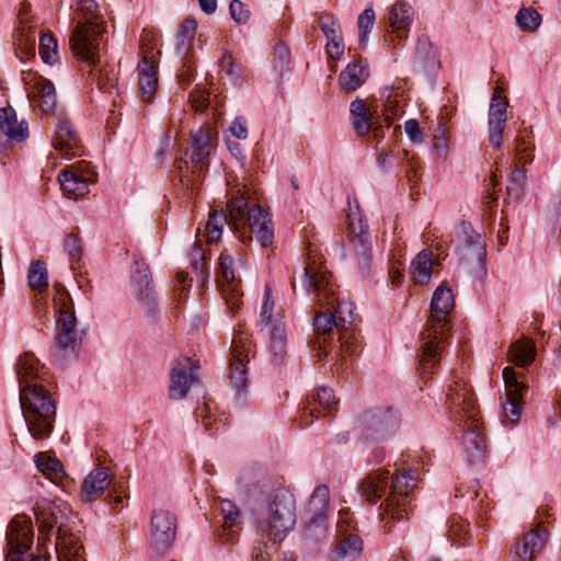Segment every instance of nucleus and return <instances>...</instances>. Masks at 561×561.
Instances as JSON below:
<instances>
[{
  "mask_svg": "<svg viewBox=\"0 0 561 561\" xmlns=\"http://www.w3.org/2000/svg\"><path fill=\"white\" fill-rule=\"evenodd\" d=\"M41 534L57 529L55 549L58 561H87L80 538V520L62 502L43 501L35 511Z\"/></svg>",
  "mask_w": 561,
  "mask_h": 561,
  "instance_id": "nucleus-1",
  "label": "nucleus"
},
{
  "mask_svg": "<svg viewBox=\"0 0 561 561\" xmlns=\"http://www.w3.org/2000/svg\"><path fill=\"white\" fill-rule=\"evenodd\" d=\"M447 400L451 420L465 432L462 447L468 461H481L485 442L481 432L480 412L471 388L466 382L457 380L449 387Z\"/></svg>",
  "mask_w": 561,
  "mask_h": 561,
  "instance_id": "nucleus-2",
  "label": "nucleus"
},
{
  "mask_svg": "<svg viewBox=\"0 0 561 561\" xmlns=\"http://www.w3.org/2000/svg\"><path fill=\"white\" fill-rule=\"evenodd\" d=\"M78 10L87 14V21L77 22L69 44L75 57L82 64L94 68L100 62L101 46L106 33L105 22L99 15L95 0H77Z\"/></svg>",
  "mask_w": 561,
  "mask_h": 561,
  "instance_id": "nucleus-3",
  "label": "nucleus"
},
{
  "mask_svg": "<svg viewBox=\"0 0 561 561\" xmlns=\"http://www.w3.org/2000/svg\"><path fill=\"white\" fill-rule=\"evenodd\" d=\"M454 306L451 289L444 285L437 287L431 301V318L422 334L420 365L424 373L430 371L439 362L438 355L444 346L447 331V318Z\"/></svg>",
  "mask_w": 561,
  "mask_h": 561,
  "instance_id": "nucleus-4",
  "label": "nucleus"
},
{
  "mask_svg": "<svg viewBox=\"0 0 561 561\" xmlns=\"http://www.w3.org/2000/svg\"><path fill=\"white\" fill-rule=\"evenodd\" d=\"M229 221L242 242L255 239L262 247L273 243L274 233L268 214L259 205L250 206L244 195L228 203Z\"/></svg>",
  "mask_w": 561,
  "mask_h": 561,
  "instance_id": "nucleus-5",
  "label": "nucleus"
},
{
  "mask_svg": "<svg viewBox=\"0 0 561 561\" xmlns=\"http://www.w3.org/2000/svg\"><path fill=\"white\" fill-rule=\"evenodd\" d=\"M20 402L30 434L35 439L48 437L54 428L56 405L38 385L20 390Z\"/></svg>",
  "mask_w": 561,
  "mask_h": 561,
  "instance_id": "nucleus-6",
  "label": "nucleus"
},
{
  "mask_svg": "<svg viewBox=\"0 0 561 561\" xmlns=\"http://www.w3.org/2000/svg\"><path fill=\"white\" fill-rule=\"evenodd\" d=\"M296 524V501L287 490H277L268 503L259 530L274 543L280 542Z\"/></svg>",
  "mask_w": 561,
  "mask_h": 561,
  "instance_id": "nucleus-7",
  "label": "nucleus"
},
{
  "mask_svg": "<svg viewBox=\"0 0 561 561\" xmlns=\"http://www.w3.org/2000/svg\"><path fill=\"white\" fill-rule=\"evenodd\" d=\"M417 478L415 471L408 470L401 474L392 477L389 484L388 495L382 504L383 519L401 520L408 516V505L410 494L416 486Z\"/></svg>",
  "mask_w": 561,
  "mask_h": 561,
  "instance_id": "nucleus-8",
  "label": "nucleus"
},
{
  "mask_svg": "<svg viewBox=\"0 0 561 561\" xmlns=\"http://www.w3.org/2000/svg\"><path fill=\"white\" fill-rule=\"evenodd\" d=\"M8 553L5 561H48L43 556H31L28 549L33 541V527L25 516H18L9 524L7 531Z\"/></svg>",
  "mask_w": 561,
  "mask_h": 561,
  "instance_id": "nucleus-9",
  "label": "nucleus"
},
{
  "mask_svg": "<svg viewBox=\"0 0 561 561\" xmlns=\"http://www.w3.org/2000/svg\"><path fill=\"white\" fill-rule=\"evenodd\" d=\"M301 277L305 285L314 295V300L320 306L331 307L336 301L335 286L331 280V274L323 267L314 264L301 268Z\"/></svg>",
  "mask_w": 561,
  "mask_h": 561,
  "instance_id": "nucleus-10",
  "label": "nucleus"
},
{
  "mask_svg": "<svg viewBox=\"0 0 561 561\" xmlns=\"http://www.w3.org/2000/svg\"><path fill=\"white\" fill-rule=\"evenodd\" d=\"M95 181V173L84 161L71 165L59 174L60 186L69 197L79 198L88 194L89 184Z\"/></svg>",
  "mask_w": 561,
  "mask_h": 561,
  "instance_id": "nucleus-11",
  "label": "nucleus"
},
{
  "mask_svg": "<svg viewBox=\"0 0 561 561\" xmlns=\"http://www.w3.org/2000/svg\"><path fill=\"white\" fill-rule=\"evenodd\" d=\"M59 318L57 320L58 333L56 343L60 348L75 347L77 343L76 324L77 318L75 314L73 301L67 291L60 294L59 298Z\"/></svg>",
  "mask_w": 561,
  "mask_h": 561,
  "instance_id": "nucleus-12",
  "label": "nucleus"
},
{
  "mask_svg": "<svg viewBox=\"0 0 561 561\" xmlns=\"http://www.w3.org/2000/svg\"><path fill=\"white\" fill-rule=\"evenodd\" d=\"M24 80L30 101L44 113L53 114L57 108V93L54 83L37 75H30Z\"/></svg>",
  "mask_w": 561,
  "mask_h": 561,
  "instance_id": "nucleus-13",
  "label": "nucleus"
},
{
  "mask_svg": "<svg viewBox=\"0 0 561 561\" xmlns=\"http://www.w3.org/2000/svg\"><path fill=\"white\" fill-rule=\"evenodd\" d=\"M197 369L198 366L188 357L178 360L170 375V399L180 400L186 397L192 385L197 381Z\"/></svg>",
  "mask_w": 561,
  "mask_h": 561,
  "instance_id": "nucleus-14",
  "label": "nucleus"
},
{
  "mask_svg": "<svg viewBox=\"0 0 561 561\" xmlns=\"http://www.w3.org/2000/svg\"><path fill=\"white\" fill-rule=\"evenodd\" d=\"M508 102L502 96L499 90H495L488 113V138L494 148H500L503 142V131L507 122Z\"/></svg>",
  "mask_w": 561,
  "mask_h": 561,
  "instance_id": "nucleus-15",
  "label": "nucleus"
},
{
  "mask_svg": "<svg viewBox=\"0 0 561 561\" xmlns=\"http://www.w3.org/2000/svg\"><path fill=\"white\" fill-rule=\"evenodd\" d=\"M176 518L165 510H154L151 516V541L156 550L168 548L175 537Z\"/></svg>",
  "mask_w": 561,
  "mask_h": 561,
  "instance_id": "nucleus-16",
  "label": "nucleus"
},
{
  "mask_svg": "<svg viewBox=\"0 0 561 561\" xmlns=\"http://www.w3.org/2000/svg\"><path fill=\"white\" fill-rule=\"evenodd\" d=\"M503 379L506 391L504 416L512 424H516L520 417L523 390L526 389V386L517 380L514 368L512 367H505L503 369Z\"/></svg>",
  "mask_w": 561,
  "mask_h": 561,
  "instance_id": "nucleus-17",
  "label": "nucleus"
},
{
  "mask_svg": "<svg viewBox=\"0 0 561 561\" xmlns=\"http://www.w3.org/2000/svg\"><path fill=\"white\" fill-rule=\"evenodd\" d=\"M213 129L210 127H201L192 135V154L191 164L193 174L202 173L208 168V157L213 150Z\"/></svg>",
  "mask_w": 561,
  "mask_h": 561,
  "instance_id": "nucleus-18",
  "label": "nucleus"
},
{
  "mask_svg": "<svg viewBox=\"0 0 561 561\" xmlns=\"http://www.w3.org/2000/svg\"><path fill=\"white\" fill-rule=\"evenodd\" d=\"M462 233L466 236V256L468 260L474 261L471 266V273L482 279L486 275L485 259L486 250L485 243L483 242L481 234L472 231L471 226L462 224Z\"/></svg>",
  "mask_w": 561,
  "mask_h": 561,
  "instance_id": "nucleus-19",
  "label": "nucleus"
},
{
  "mask_svg": "<svg viewBox=\"0 0 561 561\" xmlns=\"http://www.w3.org/2000/svg\"><path fill=\"white\" fill-rule=\"evenodd\" d=\"M549 536L550 534L547 528L541 525H537L527 531L520 541L515 543L512 548V552L520 559L533 560L542 552L548 542Z\"/></svg>",
  "mask_w": 561,
  "mask_h": 561,
  "instance_id": "nucleus-20",
  "label": "nucleus"
},
{
  "mask_svg": "<svg viewBox=\"0 0 561 561\" xmlns=\"http://www.w3.org/2000/svg\"><path fill=\"white\" fill-rule=\"evenodd\" d=\"M232 358L230 364V380L238 392L247 388V358L250 345L243 343L242 339H234L231 345Z\"/></svg>",
  "mask_w": 561,
  "mask_h": 561,
  "instance_id": "nucleus-21",
  "label": "nucleus"
},
{
  "mask_svg": "<svg viewBox=\"0 0 561 561\" xmlns=\"http://www.w3.org/2000/svg\"><path fill=\"white\" fill-rule=\"evenodd\" d=\"M111 484L110 470L106 467H96L84 479L81 486V501L92 504L99 500Z\"/></svg>",
  "mask_w": 561,
  "mask_h": 561,
  "instance_id": "nucleus-22",
  "label": "nucleus"
},
{
  "mask_svg": "<svg viewBox=\"0 0 561 561\" xmlns=\"http://www.w3.org/2000/svg\"><path fill=\"white\" fill-rule=\"evenodd\" d=\"M15 373L22 390L25 386H34L33 381L43 377L45 368L33 353L26 352L18 358Z\"/></svg>",
  "mask_w": 561,
  "mask_h": 561,
  "instance_id": "nucleus-23",
  "label": "nucleus"
},
{
  "mask_svg": "<svg viewBox=\"0 0 561 561\" xmlns=\"http://www.w3.org/2000/svg\"><path fill=\"white\" fill-rule=\"evenodd\" d=\"M53 145L67 157L79 154L80 140L68 119L59 121L56 127Z\"/></svg>",
  "mask_w": 561,
  "mask_h": 561,
  "instance_id": "nucleus-24",
  "label": "nucleus"
},
{
  "mask_svg": "<svg viewBox=\"0 0 561 561\" xmlns=\"http://www.w3.org/2000/svg\"><path fill=\"white\" fill-rule=\"evenodd\" d=\"M368 77V65L358 59L348 64L340 73L339 83L344 92L350 93L360 88Z\"/></svg>",
  "mask_w": 561,
  "mask_h": 561,
  "instance_id": "nucleus-25",
  "label": "nucleus"
},
{
  "mask_svg": "<svg viewBox=\"0 0 561 561\" xmlns=\"http://www.w3.org/2000/svg\"><path fill=\"white\" fill-rule=\"evenodd\" d=\"M138 71V85L142 101L149 102L158 84V78L154 67V61L145 55L137 67Z\"/></svg>",
  "mask_w": 561,
  "mask_h": 561,
  "instance_id": "nucleus-26",
  "label": "nucleus"
},
{
  "mask_svg": "<svg viewBox=\"0 0 561 561\" xmlns=\"http://www.w3.org/2000/svg\"><path fill=\"white\" fill-rule=\"evenodd\" d=\"M16 54L21 60L35 56L36 33L35 26L28 20H22L13 34Z\"/></svg>",
  "mask_w": 561,
  "mask_h": 561,
  "instance_id": "nucleus-27",
  "label": "nucleus"
},
{
  "mask_svg": "<svg viewBox=\"0 0 561 561\" xmlns=\"http://www.w3.org/2000/svg\"><path fill=\"white\" fill-rule=\"evenodd\" d=\"M388 471L377 470L370 473L360 484L362 496L370 503H377L388 490Z\"/></svg>",
  "mask_w": 561,
  "mask_h": 561,
  "instance_id": "nucleus-28",
  "label": "nucleus"
},
{
  "mask_svg": "<svg viewBox=\"0 0 561 561\" xmlns=\"http://www.w3.org/2000/svg\"><path fill=\"white\" fill-rule=\"evenodd\" d=\"M0 129L15 141H23L27 137V124L18 122L16 113L10 106L0 108Z\"/></svg>",
  "mask_w": 561,
  "mask_h": 561,
  "instance_id": "nucleus-29",
  "label": "nucleus"
},
{
  "mask_svg": "<svg viewBox=\"0 0 561 561\" xmlns=\"http://www.w3.org/2000/svg\"><path fill=\"white\" fill-rule=\"evenodd\" d=\"M334 551L330 559L331 561H354L357 559L363 550V541L355 534L340 536Z\"/></svg>",
  "mask_w": 561,
  "mask_h": 561,
  "instance_id": "nucleus-30",
  "label": "nucleus"
},
{
  "mask_svg": "<svg viewBox=\"0 0 561 561\" xmlns=\"http://www.w3.org/2000/svg\"><path fill=\"white\" fill-rule=\"evenodd\" d=\"M414 62L421 70H432L439 65L438 50L425 36L417 41Z\"/></svg>",
  "mask_w": 561,
  "mask_h": 561,
  "instance_id": "nucleus-31",
  "label": "nucleus"
},
{
  "mask_svg": "<svg viewBox=\"0 0 561 561\" xmlns=\"http://www.w3.org/2000/svg\"><path fill=\"white\" fill-rule=\"evenodd\" d=\"M433 261L431 252L421 251L411 262L410 274L416 285L428 283L432 276Z\"/></svg>",
  "mask_w": 561,
  "mask_h": 561,
  "instance_id": "nucleus-32",
  "label": "nucleus"
},
{
  "mask_svg": "<svg viewBox=\"0 0 561 561\" xmlns=\"http://www.w3.org/2000/svg\"><path fill=\"white\" fill-rule=\"evenodd\" d=\"M350 112L352 115V124L358 135L363 136L375 129L373 115L366 110V104L363 100L356 99L351 103Z\"/></svg>",
  "mask_w": 561,
  "mask_h": 561,
  "instance_id": "nucleus-33",
  "label": "nucleus"
},
{
  "mask_svg": "<svg viewBox=\"0 0 561 561\" xmlns=\"http://www.w3.org/2000/svg\"><path fill=\"white\" fill-rule=\"evenodd\" d=\"M381 98L383 101V116L387 122L403 114L404 98L402 93L393 88H385Z\"/></svg>",
  "mask_w": 561,
  "mask_h": 561,
  "instance_id": "nucleus-34",
  "label": "nucleus"
},
{
  "mask_svg": "<svg viewBox=\"0 0 561 561\" xmlns=\"http://www.w3.org/2000/svg\"><path fill=\"white\" fill-rule=\"evenodd\" d=\"M535 346L529 340H518L508 350L510 362L518 367H526L535 359Z\"/></svg>",
  "mask_w": 561,
  "mask_h": 561,
  "instance_id": "nucleus-35",
  "label": "nucleus"
},
{
  "mask_svg": "<svg viewBox=\"0 0 561 561\" xmlns=\"http://www.w3.org/2000/svg\"><path fill=\"white\" fill-rule=\"evenodd\" d=\"M35 463L38 470L51 482L58 483L66 476L61 462L47 454L39 453L35 457Z\"/></svg>",
  "mask_w": 561,
  "mask_h": 561,
  "instance_id": "nucleus-36",
  "label": "nucleus"
},
{
  "mask_svg": "<svg viewBox=\"0 0 561 561\" xmlns=\"http://www.w3.org/2000/svg\"><path fill=\"white\" fill-rule=\"evenodd\" d=\"M135 264L137 265V268L131 276L133 284L135 289L138 291L140 300L149 305L152 301V288L150 287L151 276L149 268L145 264L139 265L138 262H135Z\"/></svg>",
  "mask_w": 561,
  "mask_h": 561,
  "instance_id": "nucleus-37",
  "label": "nucleus"
},
{
  "mask_svg": "<svg viewBox=\"0 0 561 561\" xmlns=\"http://www.w3.org/2000/svg\"><path fill=\"white\" fill-rule=\"evenodd\" d=\"M271 335V363L280 366L286 356V335L282 324L274 325L270 331Z\"/></svg>",
  "mask_w": 561,
  "mask_h": 561,
  "instance_id": "nucleus-38",
  "label": "nucleus"
},
{
  "mask_svg": "<svg viewBox=\"0 0 561 561\" xmlns=\"http://www.w3.org/2000/svg\"><path fill=\"white\" fill-rule=\"evenodd\" d=\"M390 421H397V416L394 413L387 411H376V412H367L362 417V425L367 430V432H387L390 430ZM397 422H393V424Z\"/></svg>",
  "mask_w": 561,
  "mask_h": 561,
  "instance_id": "nucleus-39",
  "label": "nucleus"
},
{
  "mask_svg": "<svg viewBox=\"0 0 561 561\" xmlns=\"http://www.w3.org/2000/svg\"><path fill=\"white\" fill-rule=\"evenodd\" d=\"M412 7L403 1L396 2L389 12L390 26L397 31L407 30L413 21Z\"/></svg>",
  "mask_w": 561,
  "mask_h": 561,
  "instance_id": "nucleus-40",
  "label": "nucleus"
},
{
  "mask_svg": "<svg viewBox=\"0 0 561 561\" xmlns=\"http://www.w3.org/2000/svg\"><path fill=\"white\" fill-rule=\"evenodd\" d=\"M332 313L336 322V330L339 331L346 330L357 320L355 307L351 301H339L337 307L334 309V312Z\"/></svg>",
  "mask_w": 561,
  "mask_h": 561,
  "instance_id": "nucleus-41",
  "label": "nucleus"
},
{
  "mask_svg": "<svg viewBox=\"0 0 561 561\" xmlns=\"http://www.w3.org/2000/svg\"><path fill=\"white\" fill-rule=\"evenodd\" d=\"M352 248L357 260L358 267L367 270L371 260V243L369 236L351 239Z\"/></svg>",
  "mask_w": 561,
  "mask_h": 561,
  "instance_id": "nucleus-42",
  "label": "nucleus"
},
{
  "mask_svg": "<svg viewBox=\"0 0 561 561\" xmlns=\"http://www.w3.org/2000/svg\"><path fill=\"white\" fill-rule=\"evenodd\" d=\"M28 285L33 290L43 291L48 286V274L46 264L42 261L32 262L28 270Z\"/></svg>",
  "mask_w": 561,
  "mask_h": 561,
  "instance_id": "nucleus-43",
  "label": "nucleus"
},
{
  "mask_svg": "<svg viewBox=\"0 0 561 561\" xmlns=\"http://www.w3.org/2000/svg\"><path fill=\"white\" fill-rule=\"evenodd\" d=\"M310 515V518L306 523L305 537L311 541H318L322 539L328 531L327 515L324 513Z\"/></svg>",
  "mask_w": 561,
  "mask_h": 561,
  "instance_id": "nucleus-44",
  "label": "nucleus"
},
{
  "mask_svg": "<svg viewBox=\"0 0 561 561\" xmlns=\"http://www.w3.org/2000/svg\"><path fill=\"white\" fill-rule=\"evenodd\" d=\"M196 32L195 21H184L178 33L176 51L182 57H185L193 44Z\"/></svg>",
  "mask_w": 561,
  "mask_h": 561,
  "instance_id": "nucleus-45",
  "label": "nucleus"
},
{
  "mask_svg": "<svg viewBox=\"0 0 561 561\" xmlns=\"http://www.w3.org/2000/svg\"><path fill=\"white\" fill-rule=\"evenodd\" d=\"M314 331L319 339V344L327 343V335L336 329V322L332 312H319L313 320Z\"/></svg>",
  "mask_w": 561,
  "mask_h": 561,
  "instance_id": "nucleus-46",
  "label": "nucleus"
},
{
  "mask_svg": "<svg viewBox=\"0 0 561 561\" xmlns=\"http://www.w3.org/2000/svg\"><path fill=\"white\" fill-rule=\"evenodd\" d=\"M38 53L42 60L47 65H55L58 60V45L51 34L39 36Z\"/></svg>",
  "mask_w": 561,
  "mask_h": 561,
  "instance_id": "nucleus-47",
  "label": "nucleus"
},
{
  "mask_svg": "<svg viewBox=\"0 0 561 561\" xmlns=\"http://www.w3.org/2000/svg\"><path fill=\"white\" fill-rule=\"evenodd\" d=\"M541 21V15L533 8H522L516 14V23L523 32H535Z\"/></svg>",
  "mask_w": 561,
  "mask_h": 561,
  "instance_id": "nucleus-48",
  "label": "nucleus"
},
{
  "mask_svg": "<svg viewBox=\"0 0 561 561\" xmlns=\"http://www.w3.org/2000/svg\"><path fill=\"white\" fill-rule=\"evenodd\" d=\"M330 501V490L327 485H318L310 497L308 513L318 515L324 513Z\"/></svg>",
  "mask_w": 561,
  "mask_h": 561,
  "instance_id": "nucleus-49",
  "label": "nucleus"
},
{
  "mask_svg": "<svg viewBox=\"0 0 561 561\" xmlns=\"http://www.w3.org/2000/svg\"><path fill=\"white\" fill-rule=\"evenodd\" d=\"M347 219L351 239L369 236L367 231V225L364 222L362 214L359 211V205H356V211L353 210L352 201L350 197Z\"/></svg>",
  "mask_w": 561,
  "mask_h": 561,
  "instance_id": "nucleus-50",
  "label": "nucleus"
},
{
  "mask_svg": "<svg viewBox=\"0 0 561 561\" xmlns=\"http://www.w3.org/2000/svg\"><path fill=\"white\" fill-rule=\"evenodd\" d=\"M219 511L224 519L225 528L238 527L241 524V512L238 506L230 500H221L219 502Z\"/></svg>",
  "mask_w": 561,
  "mask_h": 561,
  "instance_id": "nucleus-51",
  "label": "nucleus"
},
{
  "mask_svg": "<svg viewBox=\"0 0 561 561\" xmlns=\"http://www.w3.org/2000/svg\"><path fill=\"white\" fill-rule=\"evenodd\" d=\"M227 221V216L222 211L209 214L205 228L208 242H217L220 239L222 227Z\"/></svg>",
  "mask_w": 561,
  "mask_h": 561,
  "instance_id": "nucleus-52",
  "label": "nucleus"
},
{
  "mask_svg": "<svg viewBox=\"0 0 561 561\" xmlns=\"http://www.w3.org/2000/svg\"><path fill=\"white\" fill-rule=\"evenodd\" d=\"M375 24V12L371 8L365 9L357 19L359 31V45L364 48L367 45L368 34Z\"/></svg>",
  "mask_w": 561,
  "mask_h": 561,
  "instance_id": "nucleus-53",
  "label": "nucleus"
},
{
  "mask_svg": "<svg viewBox=\"0 0 561 561\" xmlns=\"http://www.w3.org/2000/svg\"><path fill=\"white\" fill-rule=\"evenodd\" d=\"M526 181V171L524 169H515L510 175L507 193L514 199H518L523 193Z\"/></svg>",
  "mask_w": 561,
  "mask_h": 561,
  "instance_id": "nucleus-54",
  "label": "nucleus"
},
{
  "mask_svg": "<svg viewBox=\"0 0 561 561\" xmlns=\"http://www.w3.org/2000/svg\"><path fill=\"white\" fill-rule=\"evenodd\" d=\"M64 249L68 253L71 267L75 270V264L79 263L82 256V244L78 236L70 233L64 241Z\"/></svg>",
  "mask_w": 561,
  "mask_h": 561,
  "instance_id": "nucleus-55",
  "label": "nucleus"
},
{
  "mask_svg": "<svg viewBox=\"0 0 561 561\" xmlns=\"http://www.w3.org/2000/svg\"><path fill=\"white\" fill-rule=\"evenodd\" d=\"M319 27L327 38L341 35V26L337 19L333 14L322 13L319 16Z\"/></svg>",
  "mask_w": 561,
  "mask_h": 561,
  "instance_id": "nucleus-56",
  "label": "nucleus"
},
{
  "mask_svg": "<svg viewBox=\"0 0 561 561\" xmlns=\"http://www.w3.org/2000/svg\"><path fill=\"white\" fill-rule=\"evenodd\" d=\"M219 273L221 278L230 284L237 279L234 260L227 252H222L219 256Z\"/></svg>",
  "mask_w": 561,
  "mask_h": 561,
  "instance_id": "nucleus-57",
  "label": "nucleus"
},
{
  "mask_svg": "<svg viewBox=\"0 0 561 561\" xmlns=\"http://www.w3.org/2000/svg\"><path fill=\"white\" fill-rule=\"evenodd\" d=\"M221 70L230 78L233 84L241 83V68L228 53L224 54L220 61Z\"/></svg>",
  "mask_w": 561,
  "mask_h": 561,
  "instance_id": "nucleus-58",
  "label": "nucleus"
},
{
  "mask_svg": "<svg viewBox=\"0 0 561 561\" xmlns=\"http://www.w3.org/2000/svg\"><path fill=\"white\" fill-rule=\"evenodd\" d=\"M317 401L321 408L327 410L328 413L334 411L337 405L333 390L328 387H320L318 389Z\"/></svg>",
  "mask_w": 561,
  "mask_h": 561,
  "instance_id": "nucleus-59",
  "label": "nucleus"
},
{
  "mask_svg": "<svg viewBox=\"0 0 561 561\" xmlns=\"http://www.w3.org/2000/svg\"><path fill=\"white\" fill-rule=\"evenodd\" d=\"M231 18L238 23L243 24L250 19V10L240 0H232L229 5Z\"/></svg>",
  "mask_w": 561,
  "mask_h": 561,
  "instance_id": "nucleus-60",
  "label": "nucleus"
},
{
  "mask_svg": "<svg viewBox=\"0 0 561 561\" xmlns=\"http://www.w3.org/2000/svg\"><path fill=\"white\" fill-rule=\"evenodd\" d=\"M327 39L328 43L325 46V50L329 58L333 60H339L344 53V42L342 34L337 35L336 37H329Z\"/></svg>",
  "mask_w": 561,
  "mask_h": 561,
  "instance_id": "nucleus-61",
  "label": "nucleus"
},
{
  "mask_svg": "<svg viewBox=\"0 0 561 561\" xmlns=\"http://www.w3.org/2000/svg\"><path fill=\"white\" fill-rule=\"evenodd\" d=\"M175 167L176 169L179 170L180 174H181V182L186 185L187 187L190 185H193L195 182H198L199 181V174L198 173L197 175L193 174V176H191L188 174V169H190V162L185 159H176L175 160Z\"/></svg>",
  "mask_w": 561,
  "mask_h": 561,
  "instance_id": "nucleus-62",
  "label": "nucleus"
},
{
  "mask_svg": "<svg viewBox=\"0 0 561 561\" xmlns=\"http://www.w3.org/2000/svg\"><path fill=\"white\" fill-rule=\"evenodd\" d=\"M290 53L289 49L283 45L277 44L274 47V62L275 68L278 70H283L289 62Z\"/></svg>",
  "mask_w": 561,
  "mask_h": 561,
  "instance_id": "nucleus-63",
  "label": "nucleus"
},
{
  "mask_svg": "<svg viewBox=\"0 0 561 561\" xmlns=\"http://www.w3.org/2000/svg\"><path fill=\"white\" fill-rule=\"evenodd\" d=\"M190 101L195 112H204L208 106V93L204 90H195L190 94Z\"/></svg>",
  "mask_w": 561,
  "mask_h": 561,
  "instance_id": "nucleus-64",
  "label": "nucleus"
}]
</instances>
